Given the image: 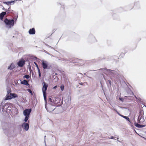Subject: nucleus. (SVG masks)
I'll use <instances>...</instances> for the list:
<instances>
[{"mask_svg":"<svg viewBox=\"0 0 146 146\" xmlns=\"http://www.w3.org/2000/svg\"><path fill=\"white\" fill-rule=\"evenodd\" d=\"M141 120H140V119H137V121L138 123H142V122H141Z\"/></svg>","mask_w":146,"mask_h":146,"instance_id":"44","label":"nucleus"},{"mask_svg":"<svg viewBox=\"0 0 146 146\" xmlns=\"http://www.w3.org/2000/svg\"><path fill=\"white\" fill-rule=\"evenodd\" d=\"M110 138L111 139H114L115 140H116V139H115V138H116L115 137H114L113 136H111V137H110Z\"/></svg>","mask_w":146,"mask_h":146,"instance_id":"49","label":"nucleus"},{"mask_svg":"<svg viewBox=\"0 0 146 146\" xmlns=\"http://www.w3.org/2000/svg\"><path fill=\"white\" fill-rule=\"evenodd\" d=\"M135 5L137 7V9H139L140 8V5L139 4V2H137L136 3H135Z\"/></svg>","mask_w":146,"mask_h":146,"instance_id":"29","label":"nucleus"},{"mask_svg":"<svg viewBox=\"0 0 146 146\" xmlns=\"http://www.w3.org/2000/svg\"><path fill=\"white\" fill-rule=\"evenodd\" d=\"M119 115L121 117H123V118H125V116H124V115H122L120 113L119 114Z\"/></svg>","mask_w":146,"mask_h":146,"instance_id":"43","label":"nucleus"},{"mask_svg":"<svg viewBox=\"0 0 146 146\" xmlns=\"http://www.w3.org/2000/svg\"><path fill=\"white\" fill-rule=\"evenodd\" d=\"M100 83H101V85L102 89V90L104 91L103 89V86L102 85V83H101V82H100Z\"/></svg>","mask_w":146,"mask_h":146,"instance_id":"60","label":"nucleus"},{"mask_svg":"<svg viewBox=\"0 0 146 146\" xmlns=\"http://www.w3.org/2000/svg\"><path fill=\"white\" fill-rule=\"evenodd\" d=\"M44 52L46 54H50L48 53V52L47 51H46V50H44Z\"/></svg>","mask_w":146,"mask_h":146,"instance_id":"56","label":"nucleus"},{"mask_svg":"<svg viewBox=\"0 0 146 146\" xmlns=\"http://www.w3.org/2000/svg\"><path fill=\"white\" fill-rule=\"evenodd\" d=\"M54 99H52L50 97L48 98V104H52L53 103V100H54Z\"/></svg>","mask_w":146,"mask_h":146,"instance_id":"27","label":"nucleus"},{"mask_svg":"<svg viewBox=\"0 0 146 146\" xmlns=\"http://www.w3.org/2000/svg\"><path fill=\"white\" fill-rule=\"evenodd\" d=\"M54 79H56V81H57L58 80V77L57 76H55L54 78Z\"/></svg>","mask_w":146,"mask_h":146,"instance_id":"51","label":"nucleus"},{"mask_svg":"<svg viewBox=\"0 0 146 146\" xmlns=\"http://www.w3.org/2000/svg\"><path fill=\"white\" fill-rule=\"evenodd\" d=\"M7 10L13 12H15L13 10L11 9V8L10 7H9L7 9Z\"/></svg>","mask_w":146,"mask_h":146,"instance_id":"38","label":"nucleus"},{"mask_svg":"<svg viewBox=\"0 0 146 146\" xmlns=\"http://www.w3.org/2000/svg\"><path fill=\"white\" fill-rule=\"evenodd\" d=\"M57 87V86H55L53 87V89H55Z\"/></svg>","mask_w":146,"mask_h":146,"instance_id":"55","label":"nucleus"},{"mask_svg":"<svg viewBox=\"0 0 146 146\" xmlns=\"http://www.w3.org/2000/svg\"><path fill=\"white\" fill-rule=\"evenodd\" d=\"M137 101H141V99L140 98H138V99H137Z\"/></svg>","mask_w":146,"mask_h":146,"instance_id":"53","label":"nucleus"},{"mask_svg":"<svg viewBox=\"0 0 146 146\" xmlns=\"http://www.w3.org/2000/svg\"><path fill=\"white\" fill-rule=\"evenodd\" d=\"M88 40L92 43L95 42L97 41L94 36L92 34L89 35L88 38Z\"/></svg>","mask_w":146,"mask_h":146,"instance_id":"14","label":"nucleus"},{"mask_svg":"<svg viewBox=\"0 0 146 146\" xmlns=\"http://www.w3.org/2000/svg\"><path fill=\"white\" fill-rule=\"evenodd\" d=\"M134 125L136 127L138 128H139L140 124H139V123H137L136 122H135L134 123Z\"/></svg>","mask_w":146,"mask_h":146,"instance_id":"31","label":"nucleus"},{"mask_svg":"<svg viewBox=\"0 0 146 146\" xmlns=\"http://www.w3.org/2000/svg\"><path fill=\"white\" fill-rule=\"evenodd\" d=\"M18 96V95L16 93H10L9 96H7V97H6L5 100H10L12 98H17Z\"/></svg>","mask_w":146,"mask_h":146,"instance_id":"8","label":"nucleus"},{"mask_svg":"<svg viewBox=\"0 0 146 146\" xmlns=\"http://www.w3.org/2000/svg\"><path fill=\"white\" fill-rule=\"evenodd\" d=\"M34 64L35 65L36 67L37 68V69L38 71L39 77L40 78L41 77V74L40 69L39 68L38 65L37 63L35 62H34Z\"/></svg>","mask_w":146,"mask_h":146,"instance_id":"19","label":"nucleus"},{"mask_svg":"<svg viewBox=\"0 0 146 146\" xmlns=\"http://www.w3.org/2000/svg\"><path fill=\"white\" fill-rule=\"evenodd\" d=\"M25 64V60L24 59L21 58L17 62V65L18 66L22 67Z\"/></svg>","mask_w":146,"mask_h":146,"instance_id":"15","label":"nucleus"},{"mask_svg":"<svg viewBox=\"0 0 146 146\" xmlns=\"http://www.w3.org/2000/svg\"><path fill=\"white\" fill-rule=\"evenodd\" d=\"M139 115L141 116V115H142L143 114H144V111H143V110H141L140 111H139Z\"/></svg>","mask_w":146,"mask_h":146,"instance_id":"36","label":"nucleus"},{"mask_svg":"<svg viewBox=\"0 0 146 146\" xmlns=\"http://www.w3.org/2000/svg\"><path fill=\"white\" fill-rule=\"evenodd\" d=\"M141 122H142V123L144 121V120L143 118V117L142 119H141Z\"/></svg>","mask_w":146,"mask_h":146,"instance_id":"50","label":"nucleus"},{"mask_svg":"<svg viewBox=\"0 0 146 146\" xmlns=\"http://www.w3.org/2000/svg\"><path fill=\"white\" fill-rule=\"evenodd\" d=\"M61 60L62 61H64L65 62L67 61V59L66 58H62Z\"/></svg>","mask_w":146,"mask_h":146,"instance_id":"39","label":"nucleus"},{"mask_svg":"<svg viewBox=\"0 0 146 146\" xmlns=\"http://www.w3.org/2000/svg\"><path fill=\"white\" fill-rule=\"evenodd\" d=\"M29 70H30H30H31L32 71V70H31V67H30L29 68Z\"/></svg>","mask_w":146,"mask_h":146,"instance_id":"62","label":"nucleus"},{"mask_svg":"<svg viewBox=\"0 0 146 146\" xmlns=\"http://www.w3.org/2000/svg\"><path fill=\"white\" fill-rule=\"evenodd\" d=\"M67 61H69V62H73L74 63L75 62H74V60H73V59H72V58H70L69 59H67Z\"/></svg>","mask_w":146,"mask_h":146,"instance_id":"32","label":"nucleus"},{"mask_svg":"<svg viewBox=\"0 0 146 146\" xmlns=\"http://www.w3.org/2000/svg\"><path fill=\"white\" fill-rule=\"evenodd\" d=\"M120 55H121V56H124V53H123L122 52V53H121V54Z\"/></svg>","mask_w":146,"mask_h":146,"instance_id":"58","label":"nucleus"},{"mask_svg":"<svg viewBox=\"0 0 146 146\" xmlns=\"http://www.w3.org/2000/svg\"><path fill=\"white\" fill-rule=\"evenodd\" d=\"M124 118L125 119H126V120L128 121H129V122L130 123H131V121H130V120L129 119V118L127 116H125V117Z\"/></svg>","mask_w":146,"mask_h":146,"instance_id":"30","label":"nucleus"},{"mask_svg":"<svg viewBox=\"0 0 146 146\" xmlns=\"http://www.w3.org/2000/svg\"><path fill=\"white\" fill-rule=\"evenodd\" d=\"M6 90H7V94L6 96V97H7V96H9V94L11 93V90L10 87H9L8 86H7V88H6Z\"/></svg>","mask_w":146,"mask_h":146,"instance_id":"24","label":"nucleus"},{"mask_svg":"<svg viewBox=\"0 0 146 146\" xmlns=\"http://www.w3.org/2000/svg\"><path fill=\"white\" fill-rule=\"evenodd\" d=\"M1 106H2V105H3V102H1Z\"/></svg>","mask_w":146,"mask_h":146,"instance_id":"64","label":"nucleus"},{"mask_svg":"<svg viewBox=\"0 0 146 146\" xmlns=\"http://www.w3.org/2000/svg\"><path fill=\"white\" fill-rule=\"evenodd\" d=\"M56 30V29H54L52 31V33L50 35H51L53 33H54V32Z\"/></svg>","mask_w":146,"mask_h":146,"instance_id":"54","label":"nucleus"},{"mask_svg":"<svg viewBox=\"0 0 146 146\" xmlns=\"http://www.w3.org/2000/svg\"><path fill=\"white\" fill-rule=\"evenodd\" d=\"M76 60V61L75 62H77L79 63L80 65V66H82L84 64L83 61L82 60L79 59H77Z\"/></svg>","mask_w":146,"mask_h":146,"instance_id":"23","label":"nucleus"},{"mask_svg":"<svg viewBox=\"0 0 146 146\" xmlns=\"http://www.w3.org/2000/svg\"><path fill=\"white\" fill-rule=\"evenodd\" d=\"M18 113V111L17 109L14 106H13V110H12V111L11 114H12L13 115H15L17 114Z\"/></svg>","mask_w":146,"mask_h":146,"instance_id":"16","label":"nucleus"},{"mask_svg":"<svg viewBox=\"0 0 146 146\" xmlns=\"http://www.w3.org/2000/svg\"><path fill=\"white\" fill-rule=\"evenodd\" d=\"M142 118L143 117H142V116H141L140 115H139L138 119H140V120H141V119H142Z\"/></svg>","mask_w":146,"mask_h":146,"instance_id":"45","label":"nucleus"},{"mask_svg":"<svg viewBox=\"0 0 146 146\" xmlns=\"http://www.w3.org/2000/svg\"><path fill=\"white\" fill-rule=\"evenodd\" d=\"M15 2V1H3V3L7 5H13L14 4Z\"/></svg>","mask_w":146,"mask_h":146,"instance_id":"17","label":"nucleus"},{"mask_svg":"<svg viewBox=\"0 0 146 146\" xmlns=\"http://www.w3.org/2000/svg\"><path fill=\"white\" fill-rule=\"evenodd\" d=\"M44 99L45 101V107L46 106V105H47V96L46 93H43Z\"/></svg>","mask_w":146,"mask_h":146,"instance_id":"21","label":"nucleus"},{"mask_svg":"<svg viewBox=\"0 0 146 146\" xmlns=\"http://www.w3.org/2000/svg\"><path fill=\"white\" fill-rule=\"evenodd\" d=\"M99 70L103 71L104 70H106V71L109 73V74L111 75L113 77L115 76H118L119 74V71L118 70H111L110 69H107L106 68H101Z\"/></svg>","mask_w":146,"mask_h":146,"instance_id":"3","label":"nucleus"},{"mask_svg":"<svg viewBox=\"0 0 146 146\" xmlns=\"http://www.w3.org/2000/svg\"><path fill=\"white\" fill-rule=\"evenodd\" d=\"M134 97H135V98L137 100V99H138V98H137L136 96L135 95H134Z\"/></svg>","mask_w":146,"mask_h":146,"instance_id":"59","label":"nucleus"},{"mask_svg":"<svg viewBox=\"0 0 146 146\" xmlns=\"http://www.w3.org/2000/svg\"><path fill=\"white\" fill-rule=\"evenodd\" d=\"M59 4L61 6V7L64 10V5L63 4H61L60 3H59Z\"/></svg>","mask_w":146,"mask_h":146,"instance_id":"40","label":"nucleus"},{"mask_svg":"<svg viewBox=\"0 0 146 146\" xmlns=\"http://www.w3.org/2000/svg\"><path fill=\"white\" fill-rule=\"evenodd\" d=\"M25 117L24 119L23 120V121H24V122L27 123V122L28 121V120H29V118L30 116H25Z\"/></svg>","mask_w":146,"mask_h":146,"instance_id":"26","label":"nucleus"},{"mask_svg":"<svg viewBox=\"0 0 146 146\" xmlns=\"http://www.w3.org/2000/svg\"><path fill=\"white\" fill-rule=\"evenodd\" d=\"M64 86L63 84H62L60 86V88L62 91L64 90Z\"/></svg>","mask_w":146,"mask_h":146,"instance_id":"35","label":"nucleus"},{"mask_svg":"<svg viewBox=\"0 0 146 146\" xmlns=\"http://www.w3.org/2000/svg\"><path fill=\"white\" fill-rule=\"evenodd\" d=\"M21 84L27 86H29V84L28 83L27 81L26 80H24L22 81H21Z\"/></svg>","mask_w":146,"mask_h":146,"instance_id":"25","label":"nucleus"},{"mask_svg":"<svg viewBox=\"0 0 146 146\" xmlns=\"http://www.w3.org/2000/svg\"><path fill=\"white\" fill-rule=\"evenodd\" d=\"M52 76H53V78H54V76H55V74H54V73H53Z\"/></svg>","mask_w":146,"mask_h":146,"instance_id":"63","label":"nucleus"},{"mask_svg":"<svg viewBox=\"0 0 146 146\" xmlns=\"http://www.w3.org/2000/svg\"><path fill=\"white\" fill-rule=\"evenodd\" d=\"M32 111L31 108H27L23 111V113L24 116H30V114Z\"/></svg>","mask_w":146,"mask_h":146,"instance_id":"12","label":"nucleus"},{"mask_svg":"<svg viewBox=\"0 0 146 146\" xmlns=\"http://www.w3.org/2000/svg\"><path fill=\"white\" fill-rule=\"evenodd\" d=\"M18 15L15 16L13 19H9L6 18L3 22L5 25L6 27L10 29L13 27L14 24H15L18 18Z\"/></svg>","mask_w":146,"mask_h":146,"instance_id":"2","label":"nucleus"},{"mask_svg":"<svg viewBox=\"0 0 146 146\" xmlns=\"http://www.w3.org/2000/svg\"><path fill=\"white\" fill-rule=\"evenodd\" d=\"M110 41H109V40H108L107 41V43L108 44V45H111V44H109V43H110Z\"/></svg>","mask_w":146,"mask_h":146,"instance_id":"57","label":"nucleus"},{"mask_svg":"<svg viewBox=\"0 0 146 146\" xmlns=\"http://www.w3.org/2000/svg\"><path fill=\"white\" fill-rule=\"evenodd\" d=\"M8 124L7 123H2L3 129L5 134L9 138V141L10 138H13L14 130L13 128H9L8 127Z\"/></svg>","mask_w":146,"mask_h":146,"instance_id":"1","label":"nucleus"},{"mask_svg":"<svg viewBox=\"0 0 146 146\" xmlns=\"http://www.w3.org/2000/svg\"><path fill=\"white\" fill-rule=\"evenodd\" d=\"M45 45L46 46H48L50 48H52V49H53V48L52 47L50 46L49 45H48V44H47L46 43H45Z\"/></svg>","mask_w":146,"mask_h":146,"instance_id":"47","label":"nucleus"},{"mask_svg":"<svg viewBox=\"0 0 146 146\" xmlns=\"http://www.w3.org/2000/svg\"><path fill=\"white\" fill-rule=\"evenodd\" d=\"M2 10L5 11L4 12H5L6 15H7L11 16L13 17V16L15 15V12H13L7 10V9L5 8L4 7H3Z\"/></svg>","mask_w":146,"mask_h":146,"instance_id":"11","label":"nucleus"},{"mask_svg":"<svg viewBox=\"0 0 146 146\" xmlns=\"http://www.w3.org/2000/svg\"><path fill=\"white\" fill-rule=\"evenodd\" d=\"M29 120L28 121L27 123L24 122L21 125V127L23 128L25 131H27L29 128Z\"/></svg>","mask_w":146,"mask_h":146,"instance_id":"9","label":"nucleus"},{"mask_svg":"<svg viewBox=\"0 0 146 146\" xmlns=\"http://www.w3.org/2000/svg\"><path fill=\"white\" fill-rule=\"evenodd\" d=\"M27 91L29 93H30L32 95H33V92H32V91H31V90L30 89H27Z\"/></svg>","mask_w":146,"mask_h":146,"instance_id":"33","label":"nucleus"},{"mask_svg":"<svg viewBox=\"0 0 146 146\" xmlns=\"http://www.w3.org/2000/svg\"><path fill=\"white\" fill-rule=\"evenodd\" d=\"M32 57H33V58L34 59H35L36 60L37 59H38L36 56H32Z\"/></svg>","mask_w":146,"mask_h":146,"instance_id":"46","label":"nucleus"},{"mask_svg":"<svg viewBox=\"0 0 146 146\" xmlns=\"http://www.w3.org/2000/svg\"><path fill=\"white\" fill-rule=\"evenodd\" d=\"M31 75L29 76L28 74H26L23 76V78H26L27 79H29L30 78H31Z\"/></svg>","mask_w":146,"mask_h":146,"instance_id":"28","label":"nucleus"},{"mask_svg":"<svg viewBox=\"0 0 146 146\" xmlns=\"http://www.w3.org/2000/svg\"><path fill=\"white\" fill-rule=\"evenodd\" d=\"M43 85L42 88V93H46V90L48 86V84L44 81L43 82Z\"/></svg>","mask_w":146,"mask_h":146,"instance_id":"13","label":"nucleus"},{"mask_svg":"<svg viewBox=\"0 0 146 146\" xmlns=\"http://www.w3.org/2000/svg\"><path fill=\"white\" fill-rule=\"evenodd\" d=\"M145 126V125H142L141 124H140L139 128H142L144 127Z\"/></svg>","mask_w":146,"mask_h":146,"instance_id":"41","label":"nucleus"},{"mask_svg":"<svg viewBox=\"0 0 146 146\" xmlns=\"http://www.w3.org/2000/svg\"><path fill=\"white\" fill-rule=\"evenodd\" d=\"M48 106L46 105V107H45V109L47 111L49 112H50L54 111L56 108V106L52 104H47Z\"/></svg>","mask_w":146,"mask_h":146,"instance_id":"6","label":"nucleus"},{"mask_svg":"<svg viewBox=\"0 0 146 146\" xmlns=\"http://www.w3.org/2000/svg\"><path fill=\"white\" fill-rule=\"evenodd\" d=\"M15 68V66L13 63H12L8 67L7 69L11 70L14 69Z\"/></svg>","mask_w":146,"mask_h":146,"instance_id":"20","label":"nucleus"},{"mask_svg":"<svg viewBox=\"0 0 146 146\" xmlns=\"http://www.w3.org/2000/svg\"><path fill=\"white\" fill-rule=\"evenodd\" d=\"M119 100L121 102H123L124 99L123 98H121V97H119Z\"/></svg>","mask_w":146,"mask_h":146,"instance_id":"42","label":"nucleus"},{"mask_svg":"<svg viewBox=\"0 0 146 146\" xmlns=\"http://www.w3.org/2000/svg\"><path fill=\"white\" fill-rule=\"evenodd\" d=\"M114 110L119 115V114L120 113L117 111V110L115 109H114Z\"/></svg>","mask_w":146,"mask_h":146,"instance_id":"48","label":"nucleus"},{"mask_svg":"<svg viewBox=\"0 0 146 146\" xmlns=\"http://www.w3.org/2000/svg\"><path fill=\"white\" fill-rule=\"evenodd\" d=\"M133 5H132V6H131V8L130 9V10H131V9H133Z\"/></svg>","mask_w":146,"mask_h":146,"instance_id":"61","label":"nucleus"},{"mask_svg":"<svg viewBox=\"0 0 146 146\" xmlns=\"http://www.w3.org/2000/svg\"><path fill=\"white\" fill-rule=\"evenodd\" d=\"M42 66L44 69H50L51 68V66L48 65V63L45 60H42Z\"/></svg>","mask_w":146,"mask_h":146,"instance_id":"10","label":"nucleus"},{"mask_svg":"<svg viewBox=\"0 0 146 146\" xmlns=\"http://www.w3.org/2000/svg\"><path fill=\"white\" fill-rule=\"evenodd\" d=\"M112 57V56H108L106 58H104L103 57V58H101V57H99L98 59H94L91 60V62H98V61H100V60H102V59H105L107 60H110L111 59V58Z\"/></svg>","mask_w":146,"mask_h":146,"instance_id":"7","label":"nucleus"},{"mask_svg":"<svg viewBox=\"0 0 146 146\" xmlns=\"http://www.w3.org/2000/svg\"><path fill=\"white\" fill-rule=\"evenodd\" d=\"M79 83L81 85H83L84 84H86L87 83L86 82H84L83 83L82 82H79Z\"/></svg>","mask_w":146,"mask_h":146,"instance_id":"37","label":"nucleus"},{"mask_svg":"<svg viewBox=\"0 0 146 146\" xmlns=\"http://www.w3.org/2000/svg\"><path fill=\"white\" fill-rule=\"evenodd\" d=\"M119 107L121 108L122 109H127V108H126V107H120V106H119Z\"/></svg>","mask_w":146,"mask_h":146,"instance_id":"52","label":"nucleus"},{"mask_svg":"<svg viewBox=\"0 0 146 146\" xmlns=\"http://www.w3.org/2000/svg\"><path fill=\"white\" fill-rule=\"evenodd\" d=\"M63 103V101L61 99L59 98H55L53 100V105H54L56 107H58L61 106Z\"/></svg>","mask_w":146,"mask_h":146,"instance_id":"5","label":"nucleus"},{"mask_svg":"<svg viewBox=\"0 0 146 146\" xmlns=\"http://www.w3.org/2000/svg\"><path fill=\"white\" fill-rule=\"evenodd\" d=\"M106 81V82L107 84H108V83L110 85H111V80H107Z\"/></svg>","mask_w":146,"mask_h":146,"instance_id":"34","label":"nucleus"},{"mask_svg":"<svg viewBox=\"0 0 146 146\" xmlns=\"http://www.w3.org/2000/svg\"><path fill=\"white\" fill-rule=\"evenodd\" d=\"M29 33L30 35H33L35 34L36 31L34 28L30 29L29 31Z\"/></svg>","mask_w":146,"mask_h":146,"instance_id":"18","label":"nucleus"},{"mask_svg":"<svg viewBox=\"0 0 146 146\" xmlns=\"http://www.w3.org/2000/svg\"><path fill=\"white\" fill-rule=\"evenodd\" d=\"M6 15L5 12L3 11L0 13V20L1 21H3V18L4 16Z\"/></svg>","mask_w":146,"mask_h":146,"instance_id":"22","label":"nucleus"},{"mask_svg":"<svg viewBox=\"0 0 146 146\" xmlns=\"http://www.w3.org/2000/svg\"><path fill=\"white\" fill-rule=\"evenodd\" d=\"M14 106V105L11 103H7L3 105L2 109H6V112H9L11 114Z\"/></svg>","mask_w":146,"mask_h":146,"instance_id":"4","label":"nucleus"}]
</instances>
